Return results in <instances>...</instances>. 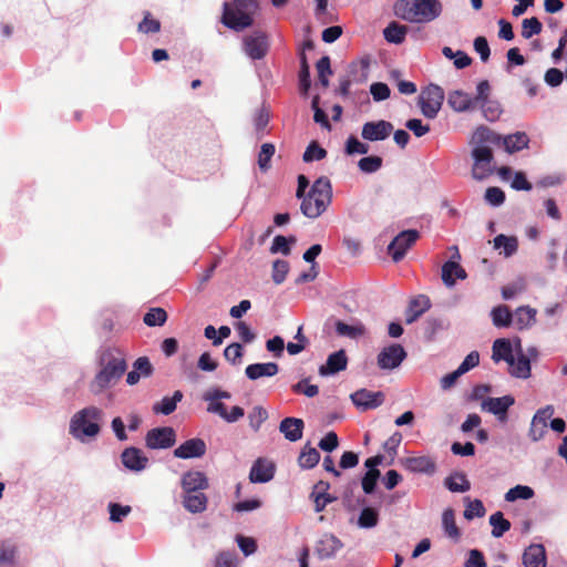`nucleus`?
Instances as JSON below:
<instances>
[{
    "mask_svg": "<svg viewBox=\"0 0 567 567\" xmlns=\"http://www.w3.org/2000/svg\"><path fill=\"white\" fill-rule=\"evenodd\" d=\"M471 143L472 176L474 179L483 181L493 173L494 156L491 145L501 143V136L485 126H480L474 131Z\"/></svg>",
    "mask_w": 567,
    "mask_h": 567,
    "instance_id": "f257e3e1",
    "label": "nucleus"
},
{
    "mask_svg": "<svg viewBox=\"0 0 567 567\" xmlns=\"http://www.w3.org/2000/svg\"><path fill=\"white\" fill-rule=\"evenodd\" d=\"M100 371L90 384L94 393H101L106 388L116 383L126 371L124 353L118 348H106L100 355Z\"/></svg>",
    "mask_w": 567,
    "mask_h": 567,
    "instance_id": "f03ea898",
    "label": "nucleus"
},
{
    "mask_svg": "<svg viewBox=\"0 0 567 567\" xmlns=\"http://www.w3.org/2000/svg\"><path fill=\"white\" fill-rule=\"evenodd\" d=\"M394 10L396 16L412 23H430L443 12L440 0H399Z\"/></svg>",
    "mask_w": 567,
    "mask_h": 567,
    "instance_id": "7ed1b4c3",
    "label": "nucleus"
},
{
    "mask_svg": "<svg viewBox=\"0 0 567 567\" xmlns=\"http://www.w3.org/2000/svg\"><path fill=\"white\" fill-rule=\"evenodd\" d=\"M332 199V186L327 177L318 178L310 190L301 198L300 210L308 218H318L330 205Z\"/></svg>",
    "mask_w": 567,
    "mask_h": 567,
    "instance_id": "20e7f679",
    "label": "nucleus"
},
{
    "mask_svg": "<svg viewBox=\"0 0 567 567\" xmlns=\"http://www.w3.org/2000/svg\"><path fill=\"white\" fill-rule=\"evenodd\" d=\"M103 411L96 406H87L76 412L70 422V433L73 437L83 441L84 437H93L100 433V421Z\"/></svg>",
    "mask_w": 567,
    "mask_h": 567,
    "instance_id": "39448f33",
    "label": "nucleus"
},
{
    "mask_svg": "<svg viewBox=\"0 0 567 567\" xmlns=\"http://www.w3.org/2000/svg\"><path fill=\"white\" fill-rule=\"evenodd\" d=\"M221 22L231 30H245L248 27V0L225 2Z\"/></svg>",
    "mask_w": 567,
    "mask_h": 567,
    "instance_id": "423d86ee",
    "label": "nucleus"
},
{
    "mask_svg": "<svg viewBox=\"0 0 567 567\" xmlns=\"http://www.w3.org/2000/svg\"><path fill=\"white\" fill-rule=\"evenodd\" d=\"M444 101V91L441 86L431 84L424 89L419 97L422 114L427 118H435Z\"/></svg>",
    "mask_w": 567,
    "mask_h": 567,
    "instance_id": "0eeeda50",
    "label": "nucleus"
},
{
    "mask_svg": "<svg viewBox=\"0 0 567 567\" xmlns=\"http://www.w3.org/2000/svg\"><path fill=\"white\" fill-rule=\"evenodd\" d=\"M419 237L420 234L415 229H408L398 234L388 246V252L393 261L399 262L402 260L406 251L415 244Z\"/></svg>",
    "mask_w": 567,
    "mask_h": 567,
    "instance_id": "6e6552de",
    "label": "nucleus"
},
{
    "mask_svg": "<svg viewBox=\"0 0 567 567\" xmlns=\"http://www.w3.org/2000/svg\"><path fill=\"white\" fill-rule=\"evenodd\" d=\"M176 442L175 430L171 426L155 427L150 430L145 436V443L148 449H169Z\"/></svg>",
    "mask_w": 567,
    "mask_h": 567,
    "instance_id": "1a4fd4ad",
    "label": "nucleus"
},
{
    "mask_svg": "<svg viewBox=\"0 0 567 567\" xmlns=\"http://www.w3.org/2000/svg\"><path fill=\"white\" fill-rule=\"evenodd\" d=\"M406 352L401 344L394 343L383 348L378 354V365L382 370H393L405 359Z\"/></svg>",
    "mask_w": 567,
    "mask_h": 567,
    "instance_id": "9d476101",
    "label": "nucleus"
},
{
    "mask_svg": "<svg viewBox=\"0 0 567 567\" xmlns=\"http://www.w3.org/2000/svg\"><path fill=\"white\" fill-rule=\"evenodd\" d=\"M393 131V125L384 120L367 122L362 126L361 136L369 142L386 140Z\"/></svg>",
    "mask_w": 567,
    "mask_h": 567,
    "instance_id": "9b49d317",
    "label": "nucleus"
},
{
    "mask_svg": "<svg viewBox=\"0 0 567 567\" xmlns=\"http://www.w3.org/2000/svg\"><path fill=\"white\" fill-rule=\"evenodd\" d=\"M351 400L358 409L367 411L380 406L384 401V394L381 391L360 389L351 394Z\"/></svg>",
    "mask_w": 567,
    "mask_h": 567,
    "instance_id": "f8f14e48",
    "label": "nucleus"
},
{
    "mask_svg": "<svg viewBox=\"0 0 567 567\" xmlns=\"http://www.w3.org/2000/svg\"><path fill=\"white\" fill-rule=\"evenodd\" d=\"M515 403L512 395H504L501 398H487L482 401L481 408L495 416L501 422L506 421L508 409Z\"/></svg>",
    "mask_w": 567,
    "mask_h": 567,
    "instance_id": "ddd939ff",
    "label": "nucleus"
},
{
    "mask_svg": "<svg viewBox=\"0 0 567 567\" xmlns=\"http://www.w3.org/2000/svg\"><path fill=\"white\" fill-rule=\"evenodd\" d=\"M276 472V465L268 458H257L250 466V483H268Z\"/></svg>",
    "mask_w": 567,
    "mask_h": 567,
    "instance_id": "4468645a",
    "label": "nucleus"
},
{
    "mask_svg": "<svg viewBox=\"0 0 567 567\" xmlns=\"http://www.w3.org/2000/svg\"><path fill=\"white\" fill-rule=\"evenodd\" d=\"M206 451L207 446L204 440L195 437L185 441L176 447L174 450V456L183 460L196 458L204 456Z\"/></svg>",
    "mask_w": 567,
    "mask_h": 567,
    "instance_id": "2eb2a0df",
    "label": "nucleus"
},
{
    "mask_svg": "<svg viewBox=\"0 0 567 567\" xmlns=\"http://www.w3.org/2000/svg\"><path fill=\"white\" fill-rule=\"evenodd\" d=\"M123 465L132 472H141L146 468L148 457L142 450L131 446L126 447L121 454Z\"/></svg>",
    "mask_w": 567,
    "mask_h": 567,
    "instance_id": "dca6fc26",
    "label": "nucleus"
},
{
    "mask_svg": "<svg viewBox=\"0 0 567 567\" xmlns=\"http://www.w3.org/2000/svg\"><path fill=\"white\" fill-rule=\"evenodd\" d=\"M509 373L519 379H527L530 377V361L529 358L523 352L520 341H516V353L512 363H507Z\"/></svg>",
    "mask_w": 567,
    "mask_h": 567,
    "instance_id": "f3484780",
    "label": "nucleus"
},
{
    "mask_svg": "<svg viewBox=\"0 0 567 567\" xmlns=\"http://www.w3.org/2000/svg\"><path fill=\"white\" fill-rule=\"evenodd\" d=\"M400 464L412 473L433 474L435 462L430 456H412L400 460Z\"/></svg>",
    "mask_w": 567,
    "mask_h": 567,
    "instance_id": "a211bd4d",
    "label": "nucleus"
},
{
    "mask_svg": "<svg viewBox=\"0 0 567 567\" xmlns=\"http://www.w3.org/2000/svg\"><path fill=\"white\" fill-rule=\"evenodd\" d=\"M343 547L342 542L332 534H324L316 545V553L320 559L332 558Z\"/></svg>",
    "mask_w": 567,
    "mask_h": 567,
    "instance_id": "6ab92c4d",
    "label": "nucleus"
},
{
    "mask_svg": "<svg viewBox=\"0 0 567 567\" xmlns=\"http://www.w3.org/2000/svg\"><path fill=\"white\" fill-rule=\"evenodd\" d=\"M184 493L202 492L208 488V480L203 472L188 471L182 477Z\"/></svg>",
    "mask_w": 567,
    "mask_h": 567,
    "instance_id": "aec40b11",
    "label": "nucleus"
},
{
    "mask_svg": "<svg viewBox=\"0 0 567 567\" xmlns=\"http://www.w3.org/2000/svg\"><path fill=\"white\" fill-rule=\"evenodd\" d=\"M523 564L525 567H546V549L542 544L529 545L523 554Z\"/></svg>",
    "mask_w": 567,
    "mask_h": 567,
    "instance_id": "412c9836",
    "label": "nucleus"
},
{
    "mask_svg": "<svg viewBox=\"0 0 567 567\" xmlns=\"http://www.w3.org/2000/svg\"><path fill=\"white\" fill-rule=\"evenodd\" d=\"M207 412L217 414L228 423L236 422L245 415V410L241 406L235 405L228 411L226 404L223 402L208 403Z\"/></svg>",
    "mask_w": 567,
    "mask_h": 567,
    "instance_id": "4be33fe9",
    "label": "nucleus"
},
{
    "mask_svg": "<svg viewBox=\"0 0 567 567\" xmlns=\"http://www.w3.org/2000/svg\"><path fill=\"white\" fill-rule=\"evenodd\" d=\"M347 364H348V359H347L344 350H339V351L331 353L328 357L326 364H323L319 368V373L323 377L332 375L340 371L346 370Z\"/></svg>",
    "mask_w": 567,
    "mask_h": 567,
    "instance_id": "5701e85b",
    "label": "nucleus"
},
{
    "mask_svg": "<svg viewBox=\"0 0 567 567\" xmlns=\"http://www.w3.org/2000/svg\"><path fill=\"white\" fill-rule=\"evenodd\" d=\"M431 307V301L429 297L425 295H419L413 298L405 312V321L406 323H413L416 321L425 311H427Z\"/></svg>",
    "mask_w": 567,
    "mask_h": 567,
    "instance_id": "b1692460",
    "label": "nucleus"
},
{
    "mask_svg": "<svg viewBox=\"0 0 567 567\" xmlns=\"http://www.w3.org/2000/svg\"><path fill=\"white\" fill-rule=\"evenodd\" d=\"M466 271L456 260H449L442 266V281L449 288L455 286V280H464L466 278Z\"/></svg>",
    "mask_w": 567,
    "mask_h": 567,
    "instance_id": "393cba45",
    "label": "nucleus"
},
{
    "mask_svg": "<svg viewBox=\"0 0 567 567\" xmlns=\"http://www.w3.org/2000/svg\"><path fill=\"white\" fill-rule=\"evenodd\" d=\"M447 103L455 112L458 113L473 110L477 106L475 104V100H473L468 93L461 90L451 92L449 94Z\"/></svg>",
    "mask_w": 567,
    "mask_h": 567,
    "instance_id": "a878e982",
    "label": "nucleus"
},
{
    "mask_svg": "<svg viewBox=\"0 0 567 567\" xmlns=\"http://www.w3.org/2000/svg\"><path fill=\"white\" fill-rule=\"evenodd\" d=\"M279 431L286 440L297 442L302 437L303 421L297 417H286L280 422Z\"/></svg>",
    "mask_w": 567,
    "mask_h": 567,
    "instance_id": "bb28decb",
    "label": "nucleus"
},
{
    "mask_svg": "<svg viewBox=\"0 0 567 567\" xmlns=\"http://www.w3.org/2000/svg\"><path fill=\"white\" fill-rule=\"evenodd\" d=\"M516 353V344L513 346L507 339H497L493 343L492 359L495 362L505 361L512 363L513 358Z\"/></svg>",
    "mask_w": 567,
    "mask_h": 567,
    "instance_id": "cd10ccee",
    "label": "nucleus"
},
{
    "mask_svg": "<svg viewBox=\"0 0 567 567\" xmlns=\"http://www.w3.org/2000/svg\"><path fill=\"white\" fill-rule=\"evenodd\" d=\"M536 313V309L529 306L518 307L513 313V323L519 330L527 329L535 323Z\"/></svg>",
    "mask_w": 567,
    "mask_h": 567,
    "instance_id": "c85d7f7f",
    "label": "nucleus"
},
{
    "mask_svg": "<svg viewBox=\"0 0 567 567\" xmlns=\"http://www.w3.org/2000/svg\"><path fill=\"white\" fill-rule=\"evenodd\" d=\"M501 141L507 153L513 154L528 147L529 137L524 132H516L514 134L501 136Z\"/></svg>",
    "mask_w": 567,
    "mask_h": 567,
    "instance_id": "c756f323",
    "label": "nucleus"
},
{
    "mask_svg": "<svg viewBox=\"0 0 567 567\" xmlns=\"http://www.w3.org/2000/svg\"><path fill=\"white\" fill-rule=\"evenodd\" d=\"M269 48L268 39L261 31H250V59H261Z\"/></svg>",
    "mask_w": 567,
    "mask_h": 567,
    "instance_id": "7c9ffc66",
    "label": "nucleus"
},
{
    "mask_svg": "<svg viewBox=\"0 0 567 567\" xmlns=\"http://www.w3.org/2000/svg\"><path fill=\"white\" fill-rule=\"evenodd\" d=\"M328 488L329 484L323 481H320L318 484L315 485V488L311 493V498L313 499L315 511L317 513L322 512L329 503L334 501V497L326 493Z\"/></svg>",
    "mask_w": 567,
    "mask_h": 567,
    "instance_id": "2f4dec72",
    "label": "nucleus"
},
{
    "mask_svg": "<svg viewBox=\"0 0 567 567\" xmlns=\"http://www.w3.org/2000/svg\"><path fill=\"white\" fill-rule=\"evenodd\" d=\"M183 505L190 513H202L206 509L207 497L202 492L185 493Z\"/></svg>",
    "mask_w": 567,
    "mask_h": 567,
    "instance_id": "473e14b6",
    "label": "nucleus"
},
{
    "mask_svg": "<svg viewBox=\"0 0 567 567\" xmlns=\"http://www.w3.org/2000/svg\"><path fill=\"white\" fill-rule=\"evenodd\" d=\"M445 487L453 493H464L470 491L471 483L462 472H454L444 481Z\"/></svg>",
    "mask_w": 567,
    "mask_h": 567,
    "instance_id": "72a5a7b5",
    "label": "nucleus"
},
{
    "mask_svg": "<svg viewBox=\"0 0 567 567\" xmlns=\"http://www.w3.org/2000/svg\"><path fill=\"white\" fill-rule=\"evenodd\" d=\"M183 399V393L177 390L174 392L173 396H164L158 403L153 406V411L155 413H162L164 415H169L176 410V405Z\"/></svg>",
    "mask_w": 567,
    "mask_h": 567,
    "instance_id": "f704fd0d",
    "label": "nucleus"
},
{
    "mask_svg": "<svg viewBox=\"0 0 567 567\" xmlns=\"http://www.w3.org/2000/svg\"><path fill=\"white\" fill-rule=\"evenodd\" d=\"M336 332L341 337L358 339L365 334V327L361 322L348 324L342 321L336 322Z\"/></svg>",
    "mask_w": 567,
    "mask_h": 567,
    "instance_id": "c9c22d12",
    "label": "nucleus"
},
{
    "mask_svg": "<svg viewBox=\"0 0 567 567\" xmlns=\"http://www.w3.org/2000/svg\"><path fill=\"white\" fill-rule=\"evenodd\" d=\"M279 365L275 362L250 364V380L270 378L278 373Z\"/></svg>",
    "mask_w": 567,
    "mask_h": 567,
    "instance_id": "e433bc0d",
    "label": "nucleus"
},
{
    "mask_svg": "<svg viewBox=\"0 0 567 567\" xmlns=\"http://www.w3.org/2000/svg\"><path fill=\"white\" fill-rule=\"evenodd\" d=\"M408 32V28L405 25H401L396 22H391L384 30L383 35L384 39L394 44H400L404 41Z\"/></svg>",
    "mask_w": 567,
    "mask_h": 567,
    "instance_id": "4c0bfd02",
    "label": "nucleus"
},
{
    "mask_svg": "<svg viewBox=\"0 0 567 567\" xmlns=\"http://www.w3.org/2000/svg\"><path fill=\"white\" fill-rule=\"evenodd\" d=\"M489 524L492 528V536L495 538L502 537L511 529V523L507 520L502 512H496L489 516Z\"/></svg>",
    "mask_w": 567,
    "mask_h": 567,
    "instance_id": "58836bf2",
    "label": "nucleus"
},
{
    "mask_svg": "<svg viewBox=\"0 0 567 567\" xmlns=\"http://www.w3.org/2000/svg\"><path fill=\"white\" fill-rule=\"evenodd\" d=\"M493 324L497 328L508 327L513 323V313L506 306H497L491 312Z\"/></svg>",
    "mask_w": 567,
    "mask_h": 567,
    "instance_id": "ea45409f",
    "label": "nucleus"
},
{
    "mask_svg": "<svg viewBox=\"0 0 567 567\" xmlns=\"http://www.w3.org/2000/svg\"><path fill=\"white\" fill-rule=\"evenodd\" d=\"M494 248L503 249V255L505 257H511L517 251L518 241L515 237H508L505 235H498L494 238Z\"/></svg>",
    "mask_w": 567,
    "mask_h": 567,
    "instance_id": "a19ab883",
    "label": "nucleus"
},
{
    "mask_svg": "<svg viewBox=\"0 0 567 567\" xmlns=\"http://www.w3.org/2000/svg\"><path fill=\"white\" fill-rule=\"evenodd\" d=\"M320 461V454L315 447H310L306 445L298 458L299 465L302 468H312L315 467Z\"/></svg>",
    "mask_w": 567,
    "mask_h": 567,
    "instance_id": "79ce46f5",
    "label": "nucleus"
},
{
    "mask_svg": "<svg viewBox=\"0 0 567 567\" xmlns=\"http://www.w3.org/2000/svg\"><path fill=\"white\" fill-rule=\"evenodd\" d=\"M379 523V513L372 507H364L358 517L360 528H373Z\"/></svg>",
    "mask_w": 567,
    "mask_h": 567,
    "instance_id": "37998d69",
    "label": "nucleus"
},
{
    "mask_svg": "<svg viewBox=\"0 0 567 567\" xmlns=\"http://www.w3.org/2000/svg\"><path fill=\"white\" fill-rule=\"evenodd\" d=\"M167 320V312L163 308H151L143 318L148 327L164 326Z\"/></svg>",
    "mask_w": 567,
    "mask_h": 567,
    "instance_id": "c03bdc74",
    "label": "nucleus"
},
{
    "mask_svg": "<svg viewBox=\"0 0 567 567\" xmlns=\"http://www.w3.org/2000/svg\"><path fill=\"white\" fill-rule=\"evenodd\" d=\"M442 525H443L445 534L449 537H451L453 539H458L460 530L455 523L454 512L451 508H447L443 512Z\"/></svg>",
    "mask_w": 567,
    "mask_h": 567,
    "instance_id": "a18cd8bd",
    "label": "nucleus"
},
{
    "mask_svg": "<svg viewBox=\"0 0 567 567\" xmlns=\"http://www.w3.org/2000/svg\"><path fill=\"white\" fill-rule=\"evenodd\" d=\"M534 496L532 487L526 485H516L509 488L505 494V501L515 502L517 499H530Z\"/></svg>",
    "mask_w": 567,
    "mask_h": 567,
    "instance_id": "49530a36",
    "label": "nucleus"
},
{
    "mask_svg": "<svg viewBox=\"0 0 567 567\" xmlns=\"http://www.w3.org/2000/svg\"><path fill=\"white\" fill-rule=\"evenodd\" d=\"M275 145L271 143H265L261 145L257 161L258 167L261 172H267L270 168V161L275 154Z\"/></svg>",
    "mask_w": 567,
    "mask_h": 567,
    "instance_id": "de8ad7c7",
    "label": "nucleus"
},
{
    "mask_svg": "<svg viewBox=\"0 0 567 567\" xmlns=\"http://www.w3.org/2000/svg\"><path fill=\"white\" fill-rule=\"evenodd\" d=\"M296 238L293 236L287 238L285 236L278 235L274 238L272 245H271V252H281L285 256H288L291 251L290 244H295Z\"/></svg>",
    "mask_w": 567,
    "mask_h": 567,
    "instance_id": "09e8293b",
    "label": "nucleus"
},
{
    "mask_svg": "<svg viewBox=\"0 0 567 567\" xmlns=\"http://www.w3.org/2000/svg\"><path fill=\"white\" fill-rule=\"evenodd\" d=\"M542 23L540 21L533 17L528 19H524L522 22V37L524 39H530L532 37L539 34L542 32Z\"/></svg>",
    "mask_w": 567,
    "mask_h": 567,
    "instance_id": "8fccbe9b",
    "label": "nucleus"
},
{
    "mask_svg": "<svg viewBox=\"0 0 567 567\" xmlns=\"http://www.w3.org/2000/svg\"><path fill=\"white\" fill-rule=\"evenodd\" d=\"M289 271V262L287 260L277 259L272 262L271 278L276 285H280L285 281Z\"/></svg>",
    "mask_w": 567,
    "mask_h": 567,
    "instance_id": "3c124183",
    "label": "nucleus"
},
{
    "mask_svg": "<svg viewBox=\"0 0 567 567\" xmlns=\"http://www.w3.org/2000/svg\"><path fill=\"white\" fill-rule=\"evenodd\" d=\"M161 30V22L154 19L151 12H145L143 20L138 23V31L142 33H156Z\"/></svg>",
    "mask_w": 567,
    "mask_h": 567,
    "instance_id": "603ef678",
    "label": "nucleus"
},
{
    "mask_svg": "<svg viewBox=\"0 0 567 567\" xmlns=\"http://www.w3.org/2000/svg\"><path fill=\"white\" fill-rule=\"evenodd\" d=\"M317 71H318V78L322 86L327 87L329 85L328 75L332 73L331 66H330V59L328 55L322 56L317 62Z\"/></svg>",
    "mask_w": 567,
    "mask_h": 567,
    "instance_id": "864d4df0",
    "label": "nucleus"
},
{
    "mask_svg": "<svg viewBox=\"0 0 567 567\" xmlns=\"http://www.w3.org/2000/svg\"><path fill=\"white\" fill-rule=\"evenodd\" d=\"M132 508L128 505H121L117 503L109 504L110 520L113 523H120L131 513Z\"/></svg>",
    "mask_w": 567,
    "mask_h": 567,
    "instance_id": "5fc2aeb1",
    "label": "nucleus"
},
{
    "mask_svg": "<svg viewBox=\"0 0 567 567\" xmlns=\"http://www.w3.org/2000/svg\"><path fill=\"white\" fill-rule=\"evenodd\" d=\"M358 166L363 173H374L382 166V158L379 156H368L359 161Z\"/></svg>",
    "mask_w": 567,
    "mask_h": 567,
    "instance_id": "6e6d98bb",
    "label": "nucleus"
},
{
    "mask_svg": "<svg viewBox=\"0 0 567 567\" xmlns=\"http://www.w3.org/2000/svg\"><path fill=\"white\" fill-rule=\"evenodd\" d=\"M326 155H327L326 150L322 148L321 146H319L316 142H312L306 148L302 158L305 162L309 163L312 161H320V159L324 158Z\"/></svg>",
    "mask_w": 567,
    "mask_h": 567,
    "instance_id": "4d7b16f0",
    "label": "nucleus"
},
{
    "mask_svg": "<svg viewBox=\"0 0 567 567\" xmlns=\"http://www.w3.org/2000/svg\"><path fill=\"white\" fill-rule=\"evenodd\" d=\"M477 105L481 106L484 117L487 121H495L499 117L502 110L498 103L486 100L483 103H478Z\"/></svg>",
    "mask_w": 567,
    "mask_h": 567,
    "instance_id": "13d9d810",
    "label": "nucleus"
},
{
    "mask_svg": "<svg viewBox=\"0 0 567 567\" xmlns=\"http://www.w3.org/2000/svg\"><path fill=\"white\" fill-rule=\"evenodd\" d=\"M214 567H238V558L235 553L220 551L215 558Z\"/></svg>",
    "mask_w": 567,
    "mask_h": 567,
    "instance_id": "bf43d9fd",
    "label": "nucleus"
},
{
    "mask_svg": "<svg viewBox=\"0 0 567 567\" xmlns=\"http://www.w3.org/2000/svg\"><path fill=\"white\" fill-rule=\"evenodd\" d=\"M380 477L379 470L368 471L362 478V489L365 494H372L374 492L377 482Z\"/></svg>",
    "mask_w": 567,
    "mask_h": 567,
    "instance_id": "052dcab7",
    "label": "nucleus"
},
{
    "mask_svg": "<svg viewBox=\"0 0 567 567\" xmlns=\"http://www.w3.org/2000/svg\"><path fill=\"white\" fill-rule=\"evenodd\" d=\"M485 515V508L480 499L468 501V504L464 511V517L466 519H473L474 517H483Z\"/></svg>",
    "mask_w": 567,
    "mask_h": 567,
    "instance_id": "680f3d73",
    "label": "nucleus"
},
{
    "mask_svg": "<svg viewBox=\"0 0 567 567\" xmlns=\"http://www.w3.org/2000/svg\"><path fill=\"white\" fill-rule=\"evenodd\" d=\"M346 152L348 155L367 154L369 146L360 142L355 136H350L346 142Z\"/></svg>",
    "mask_w": 567,
    "mask_h": 567,
    "instance_id": "e2e57ef3",
    "label": "nucleus"
},
{
    "mask_svg": "<svg viewBox=\"0 0 567 567\" xmlns=\"http://www.w3.org/2000/svg\"><path fill=\"white\" fill-rule=\"evenodd\" d=\"M370 93L374 101L381 102L390 97V89L385 83L375 82L370 86Z\"/></svg>",
    "mask_w": 567,
    "mask_h": 567,
    "instance_id": "0e129e2a",
    "label": "nucleus"
},
{
    "mask_svg": "<svg viewBox=\"0 0 567 567\" xmlns=\"http://www.w3.org/2000/svg\"><path fill=\"white\" fill-rule=\"evenodd\" d=\"M243 354V346L238 342L229 344L224 351L225 359L233 364L240 362Z\"/></svg>",
    "mask_w": 567,
    "mask_h": 567,
    "instance_id": "69168bd1",
    "label": "nucleus"
},
{
    "mask_svg": "<svg viewBox=\"0 0 567 567\" xmlns=\"http://www.w3.org/2000/svg\"><path fill=\"white\" fill-rule=\"evenodd\" d=\"M485 200L492 206H499L505 200V193L498 187H488L485 192Z\"/></svg>",
    "mask_w": 567,
    "mask_h": 567,
    "instance_id": "338daca9",
    "label": "nucleus"
},
{
    "mask_svg": "<svg viewBox=\"0 0 567 567\" xmlns=\"http://www.w3.org/2000/svg\"><path fill=\"white\" fill-rule=\"evenodd\" d=\"M465 567H486L483 553L478 549H471L465 561Z\"/></svg>",
    "mask_w": 567,
    "mask_h": 567,
    "instance_id": "774afa93",
    "label": "nucleus"
}]
</instances>
